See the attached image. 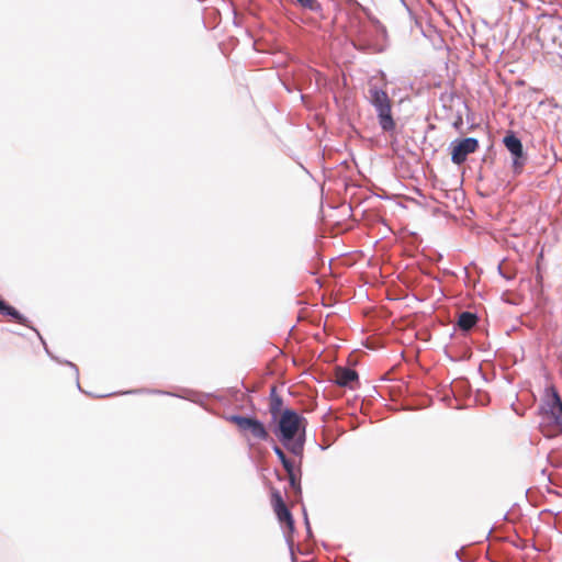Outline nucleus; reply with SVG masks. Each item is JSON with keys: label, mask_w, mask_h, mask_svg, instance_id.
<instances>
[{"label": "nucleus", "mask_w": 562, "mask_h": 562, "mask_svg": "<svg viewBox=\"0 0 562 562\" xmlns=\"http://www.w3.org/2000/svg\"><path fill=\"white\" fill-rule=\"evenodd\" d=\"M369 100L378 112L381 128L385 132L393 131L395 122L392 116V101L386 91L371 87L369 89Z\"/></svg>", "instance_id": "nucleus-3"}, {"label": "nucleus", "mask_w": 562, "mask_h": 562, "mask_svg": "<svg viewBox=\"0 0 562 562\" xmlns=\"http://www.w3.org/2000/svg\"><path fill=\"white\" fill-rule=\"evenodd\" d=\"M479 148L477 139L473 137L463 138L452 144L451 160L456 165H461L465 161L469 154L476 151Z\"/></svg>", "instance_id": "nucleus-6"}, {"label": "nucleus", "mask_w": 562, "mask_h": 562, "mask_svg": "<svg viewBox=\"0 0 562 562\" xmlns=\"http://www.w3.org/2000/svg\"><path fill=\"white\" fill-rule=\"evenodd\" d=\"M539 416V428L546 437L553 438L562 434V401L553 387L547 389Z\"/></svg>", "instance_id": "nucleus-2"}, {"label": "nucleus", "mask_w": 562, "mask_h": 562, "mask_svg": "<svg viewBox=\"0 0 562 562\" xmlns=\"http://www.w3.org/2000/svg\"><path fill=\"white\" fill-rule=\"evenodd\" d=\"M271 506L279 522L284 525L286 529L292 532L294 530V519L284 503L280 491L274 487L271 488Z\"/></svg>", "instance_id": "nucleus-5"}, {"label": "nucleus", "mask_w": 562, "mask_h": 562, "mask_svg": "<svg viewBox=\"0 0 562 562\" xmlns=\"http://www.w3.org/2000/svg\"><path fill=\"white\" fill-rule=\"evenodd\" d=\"M288 476H289L290 485H291L294 490H297L300 486H299V483H297V481H296L295 473H293L292 475H288Z\"/></svg>", "instance_id": "nucleus-14"}, {"label": "nucleus", "mask_w": 562, "mask_h": 562, "mask_svg": "<svg viewBox=\"0 0 562 562\" xmlns=\"http://www.w3.org/2000/svg\"><path fill=\"white\" fill-rule=\"evenodd\" d=\"M297 3L305 9L316 10L318 8V3L316 0H296Z\"/></svg>", "instance_id": "nucleus-11"}, {"label": "nucleus", "mask_w": 562, "mask_h": 562, "mask_svg": "<svg viewBox=\"0 0 562 562\" xmlns=\"http://www.w3.org/2000/svg\"><path fill=\"white\" fill-rule=\"evenodd\" d=\"M0 314L11 316L18 324L26 325V318L23 317L14 307L8 305L0 299Z\"/></svg>", "instance_id": "nucleus-9"}, {"label": "nucleus", "mask_w": 562, "mask_h": 562, "mask_svg": "<svg viewBox=\"0 0 562 562\" xmlns=\"http://www.w3.org/2000/svg\"><path fill=\"white\" fill-rule=\"evenodd\" d=\"M358 380V373L349 368H340L338 367L335 370V382L339 386H349L352 387V383Z\"/></svg>", "instance_id": "nucleus-8"}, {"label": "nucleus", "mask_w": 562, "mask_h": 562, "mask_svg": "<svg viewBox=\"0 0 562 562\" xmlns=\"http://www.w3.org/2000/svg\"><path fill=\"white\" fill-rule=\"evenodd\" d=\"M306 419L293 409H284L274 431L279 441L292 453L300 454L303 450Z\"/></svg>", "instance_id": "nucleus-1"}, {"label": "nucleus", "mask_w": 562, "mask_h": 562, "mask_svg": "<svg viewBox=\"0 0 562 562\" xmlns=\"http://www.w3.org/2000/svg\"><path fill=\"white\" fill-rule=\"evenodd\" d=\"M273 451L274 453L278 456L279 460L281 461V463L285 460H288L285 453L282 451V449L278 446H274L273 447Z\"/></svg>", "instance_id": "nucleus-13"}, {"label": "nucleus", "mask_w": 562, "mask_h": 562, "mask_svg": "<svg viewBox=\"0 0 562 562\" xmlns=\"http://www.w3.org/2000/svg\"><path fill=\"white\" fill-rule=\"evenodd\" d=\"M227 420L234 424L238 428L239 432L246 438L251 437L262 441H266L269 438V432L265 425L256 418L231 415L227 417Z\"/></svg>", "instance_id": "nucleus-4"}, {"label": "nucleus", "mask_w": 562, "mask_h": 562, "mask_svg": "<svg viewBox=\"0 0 562 562\" xmlns=\"http://www.w3.org/2000/svg\"><path fill=\"white\" fill-rule=\"evenodd\" d=\"M503 142L506 148L514 156V167L516 169L520 168L522 166L520 159L524 156L522 144L520 139L516 137L513 133H509L504 137Z\"/></svg>", "instance_id": "nucleus-7"}, {"label": "nucleus", "mask_w": 562, "mask_h": 562, "mask_svg": "<svg viewBox=\"0 0 562 562\" xmlns=\"http://www.w3.org/2000/svg\"><path fill=\"white\" fill-rule=\"evenodd\" d=\"M282 465H283L284 470L286 471L288 475H292L294 473V465L289 459L283 461Z\"/></svg>", "instance_id": "nucleus-12"}, {"label": "nucleus", "mask_w": 562, "mask_h": 562, "mask_svg": "<svg viewBox=\"0 0 562 562\" xmlns=\"http://www.w3.org/2000/svg\"><path fill=\"white\" fill-rule=\"evenodd\" d=\"M477 322V316L471 312H462L458 318V326L462 330H470Z\"/></svg>", "instance_id": "nucleus-10"}]
</instances>
